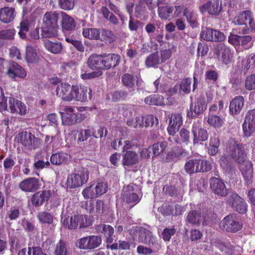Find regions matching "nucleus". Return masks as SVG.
I'll return each mask as SVG.
<instances>
[{
	"label": "nucleus",
	"mask_w": 255,
	"mask_h": 255,
	"mask_svg": "<svg viewBox=\"0 0 255 255\" xmlns=\"http://www.w3.org/2000/svg\"><path fill=\"white\" fill-rule=\"evenodd\" d=\"M226 152L240 164L248 161L243 145L237 144L234 139L231 138L229 140Z\"/></svg>",
	"instance_id": "f257e3e1"
},
{
	"label": "nucleus",
	"mask_w": 255,
	"mask_h": 255,
	"mask_svg": "<svg viewBox=\"0 0 255 255\" xmlns=\"http://www.w3.org/2000/svg\"><path fill=\"white\" fill-rule=\"evenodd\" d=\"M233 22L238 25H247L248 24V26H247V27L244 29V33H250L255 31L254 15L249 10L240 12L234 17Z\"/></svg>",
	"instance_id": "f03ea898"
},
{
	"label": "nucleus",
	"mask_w": 255,
	"mask_h": 255,
	"mask_svg": "<svg viewBox=\"0 0 255 255\" xmlns=\"http://www.w3.org/2000/svg\"><path fill=\"white\" fill-rule=\"evenodd\" d=\"M89 173L87 169L82 168L68 176L66 185L68 188L79 187L85 183L88 180Z\"/></svg>",
	"instance_id": "7ed1b4c3"
},
{
	"label": "nucleus",
	"mask_w": 255,
	"mask_h": 255,
	"mask_svg": "<svg viewBox=\"0 0 255 255\" xmlns=\"http://www.w3.org/2000/svg\"><path fill=\"white\" fill-rule=\"evenodd\" d=\"M62 124L73 125L83 121L85 116L80 113H75V109L70 106L65 107L62 112H60Z\"/></svg>",
	"instance_id": "20e7f679"
},
{
	"label": "nucleus",
	"mask_w": 255,
	"mask_h": 255,
	"mask_svg": "<svg viewBox=\"0 0 255 255\" xmlns=\"http://www.w3.org/2000/svg\"><path fill=\"white\" fill-rule=\"evenodd\" d=\"M15 141L28 149H34L40 144L39 139L28 131H22L15 136Z\"/></svg>",
	"instance_id": "39448f33"
},
{
	"label": "nucleus",
	"mask_w": 255,
	"mask_h": 255,
	"mask_svg": "<svg viewBox=\"0 0 255 255\" xmlns=\"http://www.w3.org/2000/svg\"><path fill=\"white\" fill-rule=\"evenodd\" d=\"M92 128L81 129L75 130L67 134L66 136V141L70 144H74L77 141L78 144L86 140L92 135Z\"/></svg>",
	"instance_id": "423d86ee"
},
{
	"label": "nucleus",
	"mask_w": 255,
	"mask_h": 255,
	"mask_svg": "<svg viewBox=\"0 0 255 255\" xmlns=\"http://www.w3.org/2000/svg\"><path fill=\"white\" fill-rule=\"evenodd\" d=\"M56 93L57 96L62 100L71 102L74 100V96L76 95L75 85L62 83L57 87Z\"/></svg>",
	"instance_id": "0eeeda50"
},
{
	"label": "nucleus",
	"mask_w": 255,
	"mask_h": 255,
	"mask_svg": "<svg viewBox=\"0 0 255 255\" xmlns=\"http://www.w3.org/2000/svg\"><path fill=\"white\" fill-rule=\"evenodd\" d=\"M63 225L69 229H75L78 227L84 228L90 225L87 217L83 215H77L66 218L62 221Z\"/></svg>",
	"instance_id": "6e6552de"
},
{
	"label": "nucleus",
	"mask_w": 255,
	"mask_h": 255,
	"mask_svg": "<svg viewBox=\"0 0 255 255\" xmlns=\"http://www.w3.org/2000/svg\"><path fill=\"white\" fill-rule=\"evenodd\" d=\"M221 228L229 232H236L242 228V223L235 215H229L221 222Z\"/></svg>",
	"instance_id": "1a4fd4ad"
},
{
	"label": "nucleus",
	"mask_w": 255,
	"mask_h": 255,
	"mask_svg": "<svg viewBox=\"0 0 255 255\" xmlns=\"http://www.w3.org/2000/svg\"><path fill=\"white\" fill-rule=\"evenodd\" d=\"M102 239L97 236H89L82 238L76 242V246L80 249L91 250L98 247L101 244Z\"/></svg>",
	"instance_id": "9d476101"
},
{
	"label": "nucleus",
	"mask_w": 255,
	"mask_h": 255,
	"mask_svg": "<svg viewBox=\"0 0 255 255\" xmlns=\"http://www.w3.org/2000/svg\"><path fill=\"white\" fill-rule=\"evenodd\" d=\"M243 130L244 134L250 137L255 132V110L249 111L245 116L243 124Z\"/></svg>",
	"instance_id": "9b49d317"
},
{
	"label": "nucleus",
	"mask_w": 255,
	"mask_h": 255,
	"mask_svg": "<svg viewBox=\"0 0 255 255\" xmlns=\"http://www.w3.org/2000/svg\"><path fill=\"white\" fill-rule=\"evenodd\" d=\"M139 190V187L134 184H131L125 187L123 193V199L127 203H133L134 205L136 204L140 200L137 195Z\"/></svg>",
	"instance_id": "f8f14e48"
},
{
	"label": "nucleus",
	"mask_w": 255,
	"mask_h": 255,
	"mask_svg": "<svg viewBox=\"0 0 255 255\" xmlns=\"http://www.w3.org/2000/svg\"><path fill=\"white\" fill-rule=\"evenodd\" d=\"M169 124L167 131L170 135H173L183 124L182 116L180 114H172L168 116Z\"/></svg>",
	"instance_id": "ddd939ff"
},
{
	"label": "nucleus",
	"mask_w": 255,
	"mask_h": 255,
	"mask_svg": "<svg viewBox=\"0 0 255 255\" xmlns=\"http://www.w3.org/2000/svg\"><path fill=\"white\" fill-rule=\"evenodd\" d=\"M103 70H108L118 65L121 61V56L116 54L109 53L101 54Z\"/></svg>",
	"instance_id": "4468645a"
},
{
	"label": "nucleus",
	"mask_w": 255,
	"mask_h": 255,
	"mask_svg": "<svg viewBox=\"0 0 255 255\" xmlns=\"http://www.w3.org/2000/svg\"><path fill=\"white\" fill-rule=\"evenodd\" d=\"M228 203L239 213L244 214L247 211V204L244 199L236 193H233L230 195Z\"/></svg>",
	"instance_id": "2eb2a0df"
},
{
	"label": "nucleus",
	"mask_w": 255,
	"mask_h": 255,
	"mask_svg": "<svg viewBox=\"0 0 255 255\" xmlns=\"http://www.w3.org/2000/svg\"><path fill=\"white\" fill-rule=\"evenodd\" d=\"M218 58L225 64H229L233 60V54L230 49L223 44H218L215 48Z\"/></svg>",
	"instance_id": "dca6fc26"
},
{
	"label": "nucleus",
	"mask_w": 255,
	"mask_h": 255,
	"mask_svg": "<svg viewBox=\"0 0 255 255\" xmlns=\"http://www.w3.org/2000/svg\"><path fill=\"white\" fill-rule=\"evenodd\" d=\"M192 132L193 134L194 143L204 141L208 139V132L206 129L202 128L201 122L197 121L193 123Z\"/></svg>",
	"instance_id": "f3484780"
},
{
	"label": "nucleus",
	"mask_w": 255,
	"mask_h": 255,
	"mask_svg": "<svg viewBox=\"0 0 255 255\" xmlns=\"http://www.w3.org/2000/svg\"><path fill=\"white\" fill-rule=\"evenodd\" d=\"M53 193L54 191L51 190L39 191L34 193L31 198L33 205L36 207L41 206L50 198Z\"/></svg>",
	"instance_id": "a211bd4d"
},
{
	"label": "nucleus",
	"mask_w": 255,
	"mask_h": 255,
	"mask_svg": "<svg viewBox=\"0 0 255 255\" xmlns=\"http://www.w3.org/2000/svg\"><path fill=\"white\" fill-rule=\"evenodd\" d=\"M200 37L204 40L210 41H223L225 38L223 33L210 28L202 29Z\"/></svg>",
	"instance_id": "6ab92c4d"
},
{
	"label": "nucleus",
	"mask_w": 255,
	"mask_h": 255,
	"mask_svg": "<svg viewBox=\"0 0 255 255\" xmlns=\"http://www.w3.org/2000/svg\"><path fill=\"white\" fill-rule=\"evenodd\" d=\"M6 75L12 79L16 78L23 79L27 75L25 70L20 65L13 63L8 67V69L5 72Z\"/></svg>",
	"instance_id": "aec40b11"
},
{
	"label": "nucleus",
	"mask_w": 255,
	"mask_h": 255,
	"mask_svg": "<svg viewBox=\"0 0 255 255\" xmlns=\"http://www.w3.org/2000/svg\"><path fill=\"white\" fill-rule=\"evenodd\" d=\"M76 95L74 96V100L80 102H85L90 100L92 98V91L88 87L84 85H75Z\"/></svg>",
	"instance_id": "412c9836"
},
{
	"label": "nucleus",
	"mask_w": 255,
	"mask_h": 255,
	"mask_svg": "<svg viewBox=\"0 0 255 255\" xmlns=\"http://www.w3.org/2000/svg\"><path fill=\"white\" fill-rule=\"evenodd\" d=\"M9 107L10 112L13 114L25 115L27 113V108L24 104L13 98H9Z\"/></svg>",
	"instance_id": "4be33fe9"
},
{
	"label": "nucleus",
	"mask_w": 255,
	"mask_h": 255,
	"mask_svg": "<svg viewBox=\"0 0 255 255\" xmlns=\"http://www.w3.org/2000/svg\"><path fill=\"white\" fill-rule=\"evenodd\" d=\"M210 187L213 192L221 196H225L227 194V189L224 183L220 179L214 177L210 179Z\"/></svg>",
	"instance_id": "5701e85b"
},
{
	"label": "nucleus",
	"mask_w": 255,
	"mask_h": 255,
	"mask_svg": "<svg viewBox=\"0 0 255 255\" xmlns=\"http://www.w3.org/2000/svg\"><path fill=\"white\" fill-rule=\"evenodd\" d=\"M19 187L25 192H34L39 188V182L35 178H28L20 182Z\"/></svg>",
	"instance_id": "b1692460"
},
{
	"label": "nucleus",
	"mask_w": 255,
	"mask_h": 255,
	"mask_svg": "<svg viewBox=\"0 0 255 255\" xmlns=\"http://www.w3.org/2000/svg\"><path fill=\"white\" fill-rule=\"evenodd\" d=\"M207 105L203 100H198L194 104H191L190 111L187 112V116L189 118H193L198 116L203 113L206 109Z\"/></svg>",
	"instance_id": "393cba45"
},
{
	"label": "nucleus",
	"mask_w": 255,
	"mask_h": 255,
	"mask_svg": "<svg viewBox=\"0 0 255 255\" xmlns=\"http://www.w3.org/2000/svg\"><path fill=\"white\" fill-rule=\"evenodd\" d=\"M167 146L166 142H158L154 144L151 147H148L147 149H143L141 151L140 154L142 156L149 157L150 155L148 153V150L152 149L153 154L154 156H158L163 153Z\"/></svg>",
	"instance_id": "a878e982"
},
{
	"label": "nucleus",
	"mask_w": 255,
	"mask_h": 255,
	"mask_svg": "<svg viewBox=\"0 0 255 255\" xmlns=\"http://www.w3.org/2000/svg\"><path fill=\"white\" fill-rule=\"evenodd\" d=\"M139 156L137 153L132 150L123 152L122 164L124 166H130L137 163Z\"/></svg>",
	"instance_id": "bb28decb"
},
{
	"label": "nucleus",
	"mask_w": 255,
	"mask_h": 255,
	"mask_svg": "<svg viewBox=\"0 0 255 255\" xmlns=\"http://www.w3.org/2000/svg\"><path fill=\"white\" fill-rule=\"evenodd\" d=\"M59 14L56 12H46L43 18V23L47 27H58Z\"/></svg>",
	"instance_id": "cd10ccee"
},
{
	"label": "nucleus",
	"mask_w": 255,
	"mask_h": 255,
	"mask_svg": "<svg viewBox=\"0 0 255 255\" xmlns=\"http://www.w3.org/2000/svg\"><path fill=\"white\" fill-rule=\"evenodd\" d=\"M244 98L241 96H237L230 102V112L233 115L240 113L244 105Z\"/></svg>",
	"instance_id": "c85d7f7f"
},
{
	"label": "nucleus",
	"mask_w": 255,
	"mask_h": 255,
	"mask_svg": "<svg viewBox=\"0 0 255 255\" xmlns=\"http://www.w3.org/2000/svg\"><path fill=\"white\" fill-rule=\"evenodd\" d=\"M62 18V27L64 31H72L76 28L74 18L64 12L60 13Z\"/></svg>",
	"instance_id": "c756f323"
},
{
	"label": "nucleus",
	"mask_w": 255,
	"mask_h": 255,
	"mask_svg": "<svg viewBox=\"0 0 255 255\" xmlns=\"http://www.w3.org/2000/svg\"><path fill=\"white\" fill-rule=\"evenodd\" d=\"M221 4L219 0H216L213 2L209 1L201 7L202 12L207 11L210 14H217L221 11Z\"/></svg>",
	"instance_id": "7c9ffc66"
},
{
	"label": "nucleus",
	"mask_w": 255,
	"mask_h": 255,
	"mask_svg": "<svg viewBox=\"0 0 255 255\" xmlns=\"http://www.w3.org/2000/svg\"><path fill=\"white\" fill-rule=\"evenodd\" d=\"M104 208V203L101 200H97L96 202L90 201L87 203L85 209L90 213L100 214L103 213Z\"/></svg>",
	"instance_id": "2f4dec72"
},
{
	"label": "nucleus",
	"mask_w": 255,
	"mask_h": 255,
	"mask_svg": "<svg viewBox=\"0 0 255 255\" xmlns=\"http://www.w3.org/2000/svg\"><path fill=\"white\" fill-rule=\"evenodd\" d=\"M96 229L99 233L103 234L105 236L108 245L111 244L113 242L112 236L114 233V229L111 226L100 224L97 226Z\"/></svg>",
	"instance_id": "473e14b6"
},
{
	"label": "nucleus",
	"mask_w": 255,
	"mask_h": 255,
	"mask_svg": "<svg viewBox=\"0 0 255 255\" xmlns=\"http://www.w3.org/2000/svg\"><path fill=\"white\" fill-rule=\"evenodd\" d=\"M240 169L245 180L250 182L253 176V169L252 162L249 160L240 164Z\"/></svg>",
	"instance_id": "72a5a7b5"
},
{
	"label": "nucleus",
	"mask_w": 255,
	"mask_h": 255,
	"mask_svg": "<svg viewBox=\"0 0 255 255\" xmlns=\"http://www.w3.org/2000/svg\"><path fill=\"white\" fill-rule=\"evenodd\" d=\"M102 58L101 54H93L90 56L87 61L88 66L92 70L102 71Z\"/></svg>",
	"instance_id": "f704fd0d"
},
{
	"label": "nucleus",
	"mask_w": 255,
	"mask_h": 255,
	"mask_svg": "<svg viewBox=\"0 0 255 255\" xmlns=\"http://www.w3.org/2000/svg\"><path fill=\"white\" fill-rule=\"evenodd\" d=\"M102 58L101 54H93L90 56L87 61L88 66L92 70L102 71Z\"/></svg>",
	"instance_id": "c9c22d12"
},
{
	"label": "nucleus",
	"mask_w": 255,
	"mask_h": 255,
	"mask_svg": "<svg viewBox=\"0 0 255 255\" xmlns=\"http://www.w3.org/2000/svg\"><path fill=\"white\" fill-rule=\"evenodd\" d=\"M138 240L141 243L147 244H153L155 243V238L153 236L151 232L144 228L140 229Z\"/></svg>",
	"instance_id": "e433bc0d"
},
{
	"label": "nucleus",
	"mask_w": 255,
	"mask_h": 255,
	"mask_svg": "<svg viewBox=\"0 0 255 255\" xmlns=\"http://www.w3.org/2000/svg\"><path fill=\"white\" fill-rule=\"evenodd\" d=\"M208 125L215 128H219L222 127L224 123V119L213 114H209L206 118Z\"/></svg>",
	"instance_id": "4c0bfd02"
},
{
	"label": "nucleus",
	"mask_w": 255,
	"mask_h": 255,
	"mask_svg": "<svg viewBox=\"0 0 255 255\" xmlns=\"http://www.w3.org/2000/svg\"><path fill=\"white\" fill-rule=\"evenodd\" d=\"M14 10L10 7H4L0 11V19L4 23L12 21L14 17Z\"/></svg>",
	"instance_id": "58836bf2"
},
{
	"label": "nucleus",
	"mask_w": 255,
	"mask_h": 255,
	"mask_svg": "<svg viewBox=\"0 0 255 255\" xmlns=\"http://www.w3.org/2000/svg\"><path fill=\"white\" fill-rule=\"evenodd\" d=\"M187 22L193 28L199 26L197 14L192 9L186 8L184 11V15Z\"/></svg>",
	"instance_id": "ea45409f"
},
{
	"label": "nucleus",
	"mask_w": 255,
	"mask_h": 255,
	"mask_svg": "<svg viewBox=\"0 0 255 255\" xmlns=\"http://www.w3.org/2000/svg\"><path fill=\"white\" fill-rule=\"evenodd\" d=\"M144 102L149 105L162 106L164 104L163 97L159 95H152L146 97Z\"/></svg>",
	"instance_id": "a19ab883"
},
{
	"label": "nucleus",
	"mask_w": 255,
	"mask_h": 255,
	"mask_svg": "<svg viewBox=\"0 0 255 255\" xmlns=\"http://www.w3.org/2000/svg\"><path fill=\"white\" fill-rule=\"evenodd\" d=\"M45 48L51 53L54 54L60 53L62 49L63 46L60 42H52V41L46 40L44 42Z\"/></svg>",
	"instance_id": "79ce46f5"
},
{
	"label": "nucleus",
	"mask_w": 255,
	"mask_h": 255,
	"mask_svg": "<svg viewBox=\"0 0 255 255\" xmlns=\"http://www.w3.org/2000/svg\"><path fill=\"white\" fill-rule=\"evenodd\" d=\"M99 39L106 43L111 44L116 40V36L111 31L103 30L100 31Z\"/></svg>",
	"instance_id": "37998d69"
},
{
	"label": "nucleus",
	"mask_w": 255,
	"mask_h": 255,
	"mask_svg": "<svg viewBox=\"0 0 255 255\" xmlns=\"http://www.w3.org/2000/svg\"><path fill=\"white\" fill-rule=\"evenodd\" d=\"M145 63L148 68L154 67L159 65L161 62L158 53L156 52L147 56Z\"/></svg>",
	"instance_id": "c03bdc74"
},
{
	"label": "nucleus",
	"mask_w": 255,
	"mask_h": 255,
	"mask_svg": "<svg viewBox=\"0 0 255 255\" xmlns=\"http://www.w3.org/2000/svg\"><path fill=\"white\" fill-rule=\"evenodd\" d=\"M187 220L191 224L199 225L201 222L203 223L204 219L200 213L196 211H191L188 214Z\"/></svg>",
	"instance_id": "a18cd8bd"
},
{
	"label": "nucleus",
	"mask_w": 255,
	"mask_h": 255,
	"mask_svg": "<svg viewBox=\"0 0 255 255\" xmlns=\"http://www.w3.org/2000/svg\"><path fill=\"white\" fill-rule=\"evenodd\" d=\"M85 38L90 39H99L100 31L97 28H85L82 32Z\"/></svg>",
	"instance_id": "49530a36"
},
{
	"label": "nucleus",
	"mask_w": 255,
	"mask_h": 255,
	"mask_svg": "<svg viewBox=\"0 0 255 255\" xmlns=\"http://www.w3.org/2000/svg\"><path fill=\"white\" fill-rule=\"evenodd\" d=\"M199 159L189 160L185 165L186 171L190 174L199 172Z\"/></svg>",
	"instance_id": "de8ad7c7"
},
{
	"label": "nucleus",
	"mask_w": 255,
	"mask_h": 255,
	"mask_svg": "<svg viewBox=\"0 0 255 255\" xmlns=\"http://www.w3.org/2000/svg\"><path fill=\"white\" fill-rule=\"evenodd\" d=\"M37 55L35 49L30 45H27L26 48L25 59L28 63H34L37 60Z\"/></svg>",
	"instance_id": "09e8293b"
},
{
	"label": "nucleus",
	"mask_w": 255,
	"mask_h": 255,
	"mask_svg": "<svg viewBox=\"0 0 255 255\" xmlns=\"http://www.w3.org/2000/svg\"><path fill=\"white\" fill-rule=\"evenodd\" d=\"M174 10L173 6H164L158 8V15L163 19L168 18Z\"/></svg>",
	"instance_id": "8fccbe9b"
},
{
	"label": "nucleus",
	"mask_w": 255,
	"mask_h": 255,
	"mask_svg": "<svg viewBox=\"0 0 255 255\" xmlns=\"http://www.w3.org/2000/svg\"><path fill=\"white\" fill-rule=\"evenodd\" d=\"M122 81L124 85L128 87L129 90L131 91L134 90L135 80L132 75L125 74L122 77Z\"/></svg>",
	"instance_id": "3c124183"
},
{
	"label": "nucleus",
	"mask_w": 255,
	"mask_h": 255,
	"mask_svg": "<svg viewBox=\"0 0 255 255\" xmlns=\"http://www.w3.org/2000/svg\"><path fill=\"white\" fill-rule=\"evenodd\" d=\"M58 27H47L45 26L42 28L41 35L44 38H51L57 36Z\"/></svg>",
	"instance_id": "603ef678"
},
{
	"label": "nucleus",
	"mask_w": 255,
	"mask_h": 255,
	"mask_svg": "<svg viewBox=\"0 0 255 255\" xmlns=\"http://www.w3.org/2000/svg\"><path fill=\"white\" fill-rule=\"evenodd\" d=\"M190 140V132L185 128H182L179 131V137L175 140L179 144L182 143L187 144Z\"/></svg>",
	"instance_id": "864d4df0"
},
{
	"label": "nucleus",
	"mask_w": 255,
	"mask_h": 255,
	"mask_svg": "<svg viewBox=\"0 0 255 255\" xmlns=\"http://www.w3.org/2000/svg\"><path fill=\"white\" fill-rule=\"evenodd\" d=\"M94 189L93 184L85 188L82 193L84 198L88 199L97 197V195Z\"/></svg>",
	"instance_id": "5fc2aeb1"
},
{
	"label": "nucleus",
	"mask_w": 255,
	"mask_h": 255,
	"mask_svg": "<svg viewBox=\"0 0 255 255\" xmlns=\"http://www.w3.org/2000/svg\"><path fill=\"white\" fill-rule=\"evenodd\" d=\"M30 26V23L27 20H22L20 22L19 25L20 29L18 32V34L21 38L24 39L26 37L25 32L28 31Z\"/></svg>",
	"instance_id": "6e6d98bb"
},
{
	"label": "nucleus",
	"mask_w": 255,
	"mask_h": 255,
	"mask_svg": "<svg viewBox=\"0 0 255 255\" xmlns=\"http://www.w3.org/2000/svg\"><path fill=\"white\" fill-rule=\"evenodd\" d=\"M66 158V155L65 153H55L51 155L50 160L53 164L60 165L65 161Z\"/></svg>",
	"instance_id": "4d7b16f0"
},
{
	"label": "nucleus",
	"mask_w": 255,
	"mask_h": 255,
	"mask_svg": "<svg viewBox=\"0 0 255 255\" xmlns=\"http://www.w3.org/2000/svg\"><path fill=\"white\" fill-rule=\"evenodd\" d=\"M37 217L39 221L42 223L52 224L53 221V217L49 213L42 212L38 213Z\"/></svg>",
	"instance_id": "13d9d810"
},
{
	"label": "nucleus",
	"mask_w": 255,
	"mask_h": 255,
	"mask_svg": "<svg viewBox=\"0 0 255 255\" xmlns=\"http://www.w3.org/2000/svg\"><path fill=\"white\" fill-rule=\"evenodd\" d=\"M93 185L97 196H101L105 194L108 190V185L105 182H97L95 184H93Z\"/></svg>",
	"instance_id": "bf43d9fd"
},
{
	"label": "nucleus",
	"mask_w": 255,
	"mask_h": 255,
	"mask_svg": "<svg viewBox=\"0 0 255 255\" xmlns=\"http://www.w3.org/2000/svg\"><path fill=\"white\" fill-rule=\"evenodd\" d=\"M129 247L130 245L128 242L121 240L119 241L118 243L107 245V248H110L112 250H128L129 249Z\"/></svg>",
	"instance_id": "052dcab7"
},
{
	"label": "nucleus",
	"mask_w": 255,
	"mask_h": 255,
	"mask_svg": "<svg viewBox=\"0 0 255 255\" xmlns=\"http://www.w3.org/2000/svg\"><path fill=\"white\" fill-rule=\"evenodd\" d=\"M144 117V126L148 127L149 126H153L154 125H157L158 124V120L156 117H154L152 115H147Z\"/></svg>",
	"instance_id": "680f3d73"
},
{
	"label": "nucleus",
	"mask_w": 255,
	"mask_h": 255,
	"mask_svg": "<svg viewBox=\"0 0 255 255\" xmlns=\"http://www.w3.org/2000/svg\"><path fill=\"white\" fill-rule=\"evenodd\" d=\"M58 2L60 8L65 10L72 9L75 5L74 0H58Z\"/></svg>",
	"instance_id": "e2e57ef3"
},
{
	"label": "nucleus",
	"mask_w": 255,
	"mask_h": 255,
	"mask_svg": "<svg viewBox=\"0 0 255 255\" xmlns=\"http://www.w3.org/2000/svg\"><path fill=\"white\" fill-rule=\"evenodd\" d=\"M15 34L14 29L0 30V38L3 39H13Z\"/></svg>",
	"instance_id": "0e129e2a"
},
{
	"label": "nucleus",
	"mask_w": 255,
	"mask_h": 255,
	"mask_svg": "<svg viewBox=\"0 0 255 255\" xmlns=\"http://www.w3.org/2000/svg\"><path fill=\"white\" fill-rule=\"evenodd\" d=\"M138 145V142L135 139H126L124 141V146L122 148L123 152H126L134 147H137Z\"/></svg>",
	"instance_id": "69168bd1"
},
{
	"label": "nucleus",
	"mask_w": 255,
	"mask_h": 255,
	"mask_svg": "<svg viewBox=\"0 0 255 255\" xmlns=\"http://www.w3.org/2000/svg\"><path fill=\"white\" fill-rule=\"evenodd\" d=\"M192 80L191 78H186L182 81L180 85V89L185 93H189L191 90Z\"/></svg>",
	"instance_id": "338daca9"
},
{
	"label": "nucleus",
	"mask_w": 255,
	"mask_h": 255,
	"mask_svg": "<svg viewBox=\"0 0 255 255\" xmlns=\"http://www.w3.org/2000/svg\"><path fill=\"white\" fill-rule=\"evenodd\" d=\"M246 89L251 91L255 89V74L248 76L245 83Z\"/></svg>",
	"instance_id": "774afa93"
}]
</instances>
